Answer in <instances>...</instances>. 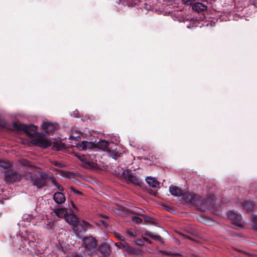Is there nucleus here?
Masks as SVG:
<instances>
[{
  "instance_id": "obj_1",
  "label": "nucleus",
  "mask_w": 257,
  "mask_h": 257,
  "mask_svg": "<svg viewBox=\"0 0 257 257\" xmlns=\"http://www.w3.org/2000/svg\"><path fill=\"white\" fill-rule=\"evenodd\" d=\"M14 126L17 130L25 131L27 135L31 137H33L35 135H37L36 137L31 140L32 144L34 145L45 148L50 147L53 144L51 140L46 138L44 136L38 134L37 133V127L34 125H27L15 122L14 123Z\"/></svg>"
},
{
  "instance_id": "obj_2",
  "label": "nucleus",
  "mask_w": 257,
  "mask_h": 257,
  "mask_svg": "<svg viewBox=\"0 0 257 257\" xmlns=\"http://www.w3.org/2000/svg\"><path fill=\"white\" fill-rule=\"evenodd\" d=\"M96 145L95 147L99 148L103 151L110 152L112 151V153L116 156L118 152L115 151L114 148L116 147L115 144L112 143H108L105 140H101L98 142L96 143Z\"/></svg>"
},
{
  "instance_id": "obj_3",
  "label": "nucleus",
  "mask_w": 257,
  "mask_h": 257,
  "mask_svg": "<svg viewBox=\"0 0 257 257\" xmlns=\"http://www.w3.org/2000/svg\"><path fill=\"white\" fill-rule=\"evenodd\" d=\"M84 247L88 254H92L96 250V241L92 237H85L83 239Z\"/></svg>"
},
{
  "instance_id": "obj_4",
  "label": "nucleus",
  "mask_w": 257,
  "mask_h": 257,
  "mask_svg": "<svg viewBox=\"0 0 257 257\" xmlns=\"http://www.w3.org/2000/svg\"><path fill=\"white\" fill-rule=\"evenodd\" d=\"M228 218L236 226L242 227L243 225L241 220V215L236 211H229L227 213Z\"/></svg>"
},
{
  "instance_id": "obj_5",
  "label": "nucleus",
  "mask_w": 257,
  "mask_h": 257,
  "mask_svg": "<svg viewBox=\"0 0 257 257\" xmlns=\"http://www.w3.org/2000/svg\"><path fill=\"white\" fill-rule=\"evenodd\" d=\"M182 196L188 204H193L197 206L199 204V196L196 194L184 192Z\"/></svg>"
},
{
  "instance_id": "obj_6",
  "label": "nucleus",
  "mask_w": 257,
  "mask_h": 257,
  "mask_svg": "<svg viewBox=\"0 0 257 257\" xmlns=\"http://www.w3.org/2000/svg\"><path fill=\"white\" fill-rule=\"evenodd\" d=\"M123 175L127 182L133 183L136 185H140V180L129 170H124L123 172Z\"/></svg>"
},
{
  "instance_id": "obj_7",
  "label": "nucleus",
  "mask_w": 257,
  "mask_h": 257,
  "mask_svg": "<svg viewBox=\"0 0 257 257\" xmlns=\"http://www.w3.org/2000/svg\"><path fill=\"white\" fill-rule=\"evenodd\" d=\"M5 179L9 182H14L16 181H19L21 178V176L17 172L12 170H9L5 172Z\"/></svg>"
},
{
  "instance_id": "obj_8",
  "label": "nucleus",
  "mask_w": 257,
  "mask_h": 257,
  "mask_svg": "<svg viewBox=\"0 0 257 257\" xmlns=\"http://www.w3.org/2000/svg\"><path fill=\"white\" fill-rule=\"evenodd\" d=\"M199 204L197 206H200V209L202 210L210 209L211 208V206L214 203V200L211 198H207L204 199H201L199 197Z\"/></svg>"
},
{
  "instance_id": "obj_9",
  "label": "nucleus",
  "mask_w": 257,
  "mask_h": 257,
  "mask_svg": "<svg viewBox=\"0 0 257 257\" xmlns=\"http://www.w3.org/2000/svg\"><path fill=\"white\" fill-rule=\"evenodd\" d=\"M77 157L83 163L82 165L85 168L94 167V163L90 160L89 155H77Z\"/></svg>"
},
{
  "instance_id": "obj_10",
  "label": "nucleus",
  "mask_w": 257,
  "mask_h": 257,
  "mask_svg": "<svg viewBox=\"0 0 257 257\" xmlns=\"http://www.w3.org/2000/svg\"><path fill=\"white\" fill-rule=\"evenodd\" d=\"M41 178H37L33 182V184L38 188H41L44 187L46 183V179L48 175L44 172H41L40 174Z\"/></svg>"
},
{
  "instance_id": "obj_11",
  "label": "nucleus",
  "mask_w": 257,
  "mask_h": 257,
  "mask_svg": "<svg viewBox=\"0 0 257 257\" xmlns=\"http://www.w3.org/2000/svg\"><path fill=\"white\" fill-rule=\"evenodd\" d=\"M95 142L82 141L76 145L77 148L80 151L86 150L95 148Z\"/></svg>"
},
{
  "instance_id": "obj_12",
  "label": "nucleus",
  "mask_w": 257,
  "mask_h": 257,
  "mask_svg": "<svg viewBox=\"0 0 257 257\" xmlns=\"http://www.w3.org/2000/svg\"><path fill=\"white\" fill-rule=\"evenodd\" d=\"M169 191L172 195L177 197L182 196L184 192L181 188L173 185L169 187Z\"/></svg>"
},
{
  "instance_id": "obj_13",
  "label": "nucleus",
  "mask_w": 257,
  "mask_h": 257,
  "mask_svg": "<svg viewBox=\"0 0 257 257\" xmlns=\"http://www.w3.org/2000/svg\"><path fill=\"white\" fill-rule=\"evenodd\" d=\"M42 129L46 133H53L55 130V126L51 122H45L43 123L42 125Z\"/></svg>"
},
{
  "instance_id": "obj_14",
  "label": "nucleus",
  "mask_w": 257,
  "mask_h": 257,
  "mask_svg": "<svg viewBox=\"0 0 257 257\" xmlns=\"http://www.w3.org/2000/svg\"><path fill=\"white\" fill-rule=\"evenodd\" d=\"M53 199L57 204H61L65 201V197L64 194L61 192H56L53 195Z\"/></svg>"
},
{
  "instance_id": "obj_15",
  "label": "nucleus",
  "mask_w": 257,
  "mask_h": 257,
  "mask_svg": "<svg viewBox=\"0 0 257 257\" xmlns=\"http://www.w3.org/2000/svg\"><path fill=\"white\" fill-rule=\"evenodd\" d=\"M146 181L148 185L152 187L158 188L159 187V183L155 178L147 177L146 178Z\"/></svg>"
},
{
  "instance_id": "obj_16",
  "label": "nucleus",
  "mask_w": 257,
  "mask_h": 257,
  "mask_svg": "<svg viewBox=\"0 0 257 257\" xmlns=\"http://www.w3.org/2000/svg\"><path fill=\"white\" fill-rule=\"evenodd\" d=\"M66 221L72 225L73 226L78 222V219L76 216L73 214H70L66 216Z\"/></svg>"
},
{
  "instance_id": "obj_17",
  "label": "nucleus",
  "mask_w": 257,
  "mask_h": 257,
  "mask_svg": "<svg viewBox=\"0 0 257 257\" xmlns=\"http://www.w3.org/2000/svg\"><path fill=\"white\" fill-rule=\"evenodd\" d=\"M243 206V209L246 211H251L254 206V203L250 201H244L240 202Z\"/></svg>"
},
{
  "instance_id": "obj_18",
  "label": "nucleus",
  "mask_w": 257,
  "mask_h": 257,
  "mask_svg": "<svg viewBox=\"0 0 257 257\" xmlns=\"http://www.w3.org/2000/svg\"><path fill=\"white\" fill-rule=\"evenodd\" d=\"M207 7L201 3H195L192 6V9L195 11H203L206 9Z\"/></svg>"
},
{
  "instance_id": "obj_19",
  "label": "nucleus",
  "mask_w": 257,
  "mask_h": 257,
  "mask_svg": "<svg viewBox=\"0 0 257 257\" xmlns=\"http://www.w3.org/2000/svg\"><path fill=\"white\" fill-rule=\"evenodd\" d=\"M55 214L59 217H66L68 212L65 208H58L54 211Z\"/></svg>"
},
{
  "instance_id": "obj_20",
  "label": "nucleus",
  "mask_w": 257,
  "mask_h": 257,
  "mask_svg": "<svg viewBox=\"0 0 257 257\" xmlns=\"http://www.w3.org/2000/svg\"><path fill=\"white\" fill-rule=\"evenodd\" d=\"M73 229L76 233L82 232L85 231L84 227L82 225L79 224L78 222L73 226Z\"/></svg>"
},
{
  "instance_id": "obj_21",
  "label": "nucleus",
  "mask_w": 257,
  "mask_h": 257,
  "mask_svg": "<svg viewBox=\"0 0 257 257\" xmlns=\"http://www.w3.org/2000/svg\"><path fill=\"white\" fill-rule=\"evenodd\" d=\"M250 223L254 229L257 230V215L254 214L251 215Z\"/></svg>"
},
{
  "instance_id": "obj_22",
  "label": "nucleus",
  "mask_w": 257,
  "mask_h": 257,
  "mask_svg": "<svg viewBox=\"0 0 257 257\" xmlns=\"http://www.w3.org/2000/svg\"><path fill=\"white\" fill-rule=\"evenodd\" d=\"M123 249L128 252H133L134 251V249L126 242L124 243Z\"/></svg>"
},
{
  "instance_id": "obj_23",
  "label": "nucleus",
  "mask_w": 257,
  "mask_h": 257,
  "mask_svg": "<svg viewBox=\"0 0 257 257\" xmlns=\"http://www.w3.org/2000/svg\"><path fill=\"white\" fill-rule=\"evenodd\" d=\"M50 180L52 183L57 188V189L60 191H63V187L60 185H59L55 181L53 177H51Z\"/></svg>"
},
{
  "instance_id": "obj_24",
  "label": "nucleus",
  "mask_w": 257,
  "mask_h": 257,
  "mask_svg": "<svg viewBox=\"0 0 257 257\" xmlns=\"http://www.w3.org/2000/svg\"><path fill=\"white\" fill-rule=\"evenodd\" d=\"M63 147V145L61 143H55L53 145V149L57 151L61 150Z\"/></svg>"
},
{
  "instance_id": "obj_25",
  "label": "nucleus",
  "mask_w": 257,
  "mask_h": 257,
  "mask_svg": "<svg viewBox=\"0 0 257 257\" xmlns=\"http://www.w3.org/2000/svg\"><path fill=\"white\" fill-rule=\"evenodd\" d=\"M11 166V164L9 162H5L4 161H0V167L3 169L9 168Z\"/></svg>"
},
{
  "instance_id": "obj_26",
  "label": "nucleus",
  "mask_w": 257,
  "mask_h": 257,
  "mask_svg": "<svg viewBox=\"0 0 257 257\" xmlns=\"http://www.w3.org/2000/svg\"><path fill=\"white\" fill-rule=\"evenodd\" d=\"M24 177L26 180H31L33 178L32 174L30 172H26L24 174Z\"/></svg>"
},
{
  "instance_id": "obj_27",
  "label": "nucleus",
  "mask_w": 257,
  "mask_h": 257,
  "mask_svg": "<svg viewBox=\"0 0 257 257\" xmlns=\"http://www.w3.org/2000/svg\"><path fill=\"white\" fill-rule=\"evenodd\" d=\"M127 234L131 237H135L136 235V231L133 229H128Z\"/></svg>"
},
{
  "instance_id": "obj_28",
  "label": "nucleus",
  "mask_w": 257,
  "mask_h": 257,
  "mask_svg": "<svg viewBox=\"0 0 257 257\" xmlns=\"http://www.w3.org/2000/svg\"><path fill=\"white\" fill-rule=\"evenodd\" d=\"M148 235L155 240H160L161 239V237L159 235H154L152 233H149Z\"/></svg>"
},
{
  "instance_id": "obj_29",
  "label": "nucleus",
  "mask_w": 257,
  "mask_h": 257,
  "mask_svg": "<svg viewBox=\"0 0 257 257\" xmlns=\"http://www.w3.org/2000/svg\"><path fill=\"white\" fill-rule=\"evenodd\" d=\"M132 220L137 223H140L142 221V219L141 218L136 216L132 217Z\"/></svg>"
},
{
  "instance_id": "obj_30",
  "label": "nucleus",
  "mask_w": 257,
  "mask_h": 257,
  "mask_svg": "<svg viewBox=\"0 0 257 257\" xmlns=\"http://www.w3.org/2000/svg\"><path fill=\"white\" fill-rule=\"evenodd\" d=\"M21 164L23 166H29V167L31 166V165L30 164V162L27 160H22L21 161Z\"/></svg>"
},
{
  "instance_id": "obj_31",
  "label": "nucleus",
  "mask_w": 257,
  "mask_h": 257,
  "mask_svg": "<svg viewBox=\"0 0 257 257\" xmlns=\"http://www.w3.org/2000/svg\"><path fill=\"white\" fill-rule=\"evenodd\" d=\"M70 190L72 192H73L74 193H76V194H79V195H81V193L78 190L74 189V188L73 187H71L70 188Z\"/></svg>"
},
{
  "instance_id": "obj_32",
  "label": "nucleus",
  "mask_w": 257,
  "mask_h": 257,
  "mask_svg": "<svg viewBox=\"0 0 257 257\" xmlns=\"http://www.w3.org/2000/svg\"><path fill=\"white\" fill-rule=\"evenodd\" d=\"M115 245L118 247L119 248H123V246L124 245V243L117 242L115 243Z\"/></svg>"
},
{
  "instance_id": "obj_33",
  "label": "nucleus",
  "mask_w": 257,
  "mask_h": 257,
  "mask_svg": "<svg viewBox=\"0 0 257 257\" xmlns=\"http://www.w3.org/2000/svg\"><path fill=\"white\" fill-rule=\"evenodd\" d=\"M116 236L119 238V240H120L121 241H124L125 239H124V237L122 236H120L119 235H118V234H116Z\"/></svg>"
},
{
  "instance_id": "obj_34",
  "label": "nucleus",
  "mask_w": 257,
  "mask_h": 257,
  "mask_svg": "<svg viewBox=\"0 0 257 257\" xmlns=\"http://www.w3.org/2000/svg\"><path fill=\"white\" fill-rule=\"evenodd\" d=\"M23 218L24 220H27L28 221L30 222L31 221L33 217L32 216H29V217H25L24 216H23Z\"/></svg>"
},
{
  "instance_id": "obj_35",
  "label": "nucleus",
  "mask_w": 257,
  "mask_h": 257,
  "mask_svg": "<svg viewBox=\"0 0 257 257\" xmlns=\"http://www.w3.org/2000/svg\"><path fill=\"white\" fill-rule=\"evenodd\" d=\"M83 223L84 225H85V226H86L87 227H88L90 226V224L85 221L83 220Z\"/></svg>"
},
{
  "instance_id": "obj_36",
  "label": "nucleus",
  "mask_w": 257,
  "mask_h": 257,
  "mask_svg": "<svg viewBox=\"0 0 257 257\" xmlns=\"http://www.w3.org/2000/svg\"><path fill=\"white\" fill-rule=\"evenodd\" d=\"M136 243L139 245H141L143 243V241L141 239H138L136 241Z\"/></svg>"
},
{
  "instance_id": "obj_37",
  "label": "nucleus",
  "mask_w": 257,
  "mask_h": 257,
  "mask_svg": "<svg viewBox=\"0 0 257 257\" xmlns=\"http://www.w3.org/2000/svg\"><path fill=\"white\" fill-rule=\"evenodd\" d=\"M78 137H79V136H70V138L71 139H76H76H77V138H78Z\"/></svg>"
},
{
  "instance_id": "obj_38",
  "label": "nucleus",
  "mask_w": 257,
  "mask_h": 257,
  "mask_svg": "<svg viewBox=\"0 0 257 257\" xmlns=\"http://www.w3.org/2000/svg\"><path fill=\"white\" fill-rule=\"evenodd\" d=\"M5 124V122L4 121H0V125L3 126Z\"/></svg>"
},
{
  "instance_id": "obj_39",
  "label": "nucleus",
  "mask_w": 257,
  "mask_h": 257,
  "mask_svg": "<svg viewBox=\"0 0 257 257\" xmlns=\"http://www.w3.org/2000/svg\"><path fill=\"white\" fill-rule=\"evenodd\" d=\"M54 164H55V165H56V166H61L60 164H59L58 163H57V162H55V163H54Z\"/></svg>"
},
{
  "instance_id": "obj_40",
  "label": "nucleus",
  "mask_w": 257,
  "mask_h": 257,
  "mask_svg": "<svg viewBox=\"0 0 257 257\" xmlns=\"http://www.w3.org/2000/svg\"><path fill=\"white\" fill-rule=\"evenodd\" d=\"M72 205L74 208H75V206L73 202H72Z\"/></svg>"
},
{
  "instance_id": "obj_41",
  "label": "nucleus",
  "mask_w": 257,
  "mask_h": 257,
  "mask_svg": "<svg viewBox=\"0 0 257 257\" xmlns=\"http://www.w3.org/2000/svg\"><path fill=\"white\" fill-rule=\"evenodd\" d=\"M253 5L254 6H255V7H257V4L256 5L255 4H253Z\"/></svg>"
},
{
  "instance_id": "obj_42",
  "label": "nucleus",
  "mask_w": 257,
  "mask_h": 257,
  "mask_svg": "<svg viewBox=\"0 0 257 257\" xmlns=\"http://www.w3.org/2000/svg\"><path fill=\"white\" fill-rule=\"evenodd\" d=\"M51 227V225H50L49 226V227L50 228ZM48 228H49V227H48Z\"/></svg>"
}]
</instances>
